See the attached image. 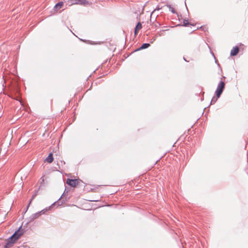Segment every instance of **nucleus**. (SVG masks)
I'll use <instances>...</instances> for the list:
<instances>
[{
  "mask_svg": "<svg viewBox=\"0 0 248 248\" xmlns=\"http://www.w3.org/2000/svg\"><path fill=\"white\" fill-rule=\"evenodd\" d=\"M24 231L21 228H19L10 238L9 242L10 243H14L18 239L20 236L23 234Z\"/></svg>",
  "mask_w": 248,
  "mask_h": 248,
  "instance_id": "f257e3e1",
  "label": "nucleus"
},
{
  "mask_svg": "<svg viewBox=\"0 0 248 248\" xmlns=\"http://www.w3.org/2000/svg\"><path fill=\"white\" fill-rule=\"evenodd\" d=\"M225 88V83L224 81H221L218 85L216 91V95L217 98H219L221 94L224 89Z\"/></svg>",
  "mask_w": 248,
  "mask_h": 248,
  "instance_id": "f03ea898",
  "label": "nucleus"
},
{
  "mask_svg": "<svg viewBox=\"0 0 248 248\" xmlns=\"http://www.w3.org/2000/svg\"><path fill=\"white\" fill-rule=\"evenodd\" d=\"M66 183L70 186L75 187L79 184L80 180L78 179H67Z\"/></svg>",
  "mask_w": 248,
  "mask_h": 248,
  "instance_id": "7ed1b4c3",
  "label": "nucleus"
},
{
  "mask_svg": "<svg viewBox=\"0 0 248 248\" xmlns=\"http://www.w3.org/2000/svg\"><path fill=\"white\" fill-rule=\"evenodd\" d=\"M239 50V49L238 46H236L233 47L231 51V56L236 55L238 53Z\"/></svg>",
  "mask_w": 248,
  "mask_h": 248,
  "instance_id": "20e7f679",
  "label": "nucleus"
},
{
  "mask_svg": "<svg viewBox=\"0 0 248 248\" xmlns=\"http://www.w3.org/2000/svg\"><path fill=\"white\" fill-rule=\"evenodd\" d=\"M78 4L80 5H92V2H90L87 0H78Z\"/></svg>",
  "mask_w": 248,
  "mask_h": 248,
  "instance_id": "39448f33",
  "label": "nucleus"
},
{
  "mask_svg": "<svg viewBox=\"0 0 248 248\" xmlns=\"http://www.w3.org/2000/svg\"><path fill=\"white\" fill-rule=\"evenodd\" d=\"M142 28V25L140 22H138L137 24L134 31L135 35L136 36L139 32V31Z\"/></svg>",
  "mask_w": 248,
  "mask_h": 248,
  "instance_id": "423d86ee",
  "label": "nucleus"
},
{
  "mask_svg": "<svg viewBox=\"0 0 248 248\" xmlns=\"http://www.w3.org/2000/svg\"><path fill=\"white\" fill-rule=\"evenodd\" d=\"M63 5V2L61 1V2H58L54 6V10L56 11H57L58 10H59V9L62 8V7Z\"/></svg>",
  "mask_w": 248,
  "mask_h": 248,
  "instance_id": "0eeeda50",
  "label": "nucleus"
},
{
  "mask_svg": "<svg viewBox=\"0 0 248 248\" xmlns=\"http://www.w3.org/2000/svg\"><path fill=\"white\" fill-rule=\"evenodd\" d=\"M46 161L49 163H51L53 161V155L52 153L49 154L48 156L46 159Z\"/></svg>",
  "mask_w": 248,
  "mask_h": 248,
  "instance_id": "6e6552de",
  "label": "nucleus"
},
{
  "mask_svg": "<svg viewBox=\"0 0 248 248\" xmlns=\"http://www.w3.org/2000/svg\"><path fill=\"white\" fill-rule=\"evenodd\" d=\"M45 212L44 211V210H42L40 212H38V213L33 214L32 215V218L36 219V218L39 217L41 216V214H44Z\"/></svg>",
  "mask_w": 248,
  "mask_h": 248,
  "instance_id": "1a4fd4ad",
  "label": "nucleus"
},
{
  "mask_svg": "<svg viewBox=\"0 0 248 248\" xmlns=\"http://www.w3.org/2000/svg\"><path fill=\"white\" fill-rule=\"evenodd\" d=\"M78 0H67V2L70 5L78 4Z\"/></svg>",
  "mask_w": 248,
  "mask_h": 248,
  "instance_id": "9d476101",
  "label": "nucleus"
},
{
  "mask_svg": "<svg viewBox=\"0 0 248 248\" xmlns=\"http://www.w3.org/2000/svg\"><path fill=\"white\" fill-rule=\"evenodd\" d=\"M150 46V44L148 43L143 44L140 47L141 49H145L148 48Z\"/></svg>",
  "mask_w": 248,
  "mask_h": 248,
  "instance_id": "9b49d317",
  "label": "nucleus"
},
{
  "mask_svg": "<svg viewBox=\"0 0 248 248\" xmlns=\"http://www.w3.org/2000/svg\"><path fill=\"white\" fill-rule=\"evenodd\" d=\"M77 208H78V207H77V206H74L73 208H70V209H69V210H68V211H69V212L70 213H72L74 212V211H75Z\"/></svg>",
  "mask_w": 248,
  "mask_h": 248,
  "instance_id": "f8f14e48",
  "label": "nucleus"
},
{
  "mask_svg": "<svg viewBox=\"0 0 248 248\" xmlns=\"http://www.w3.org/2000/svg\"><path fill=\"white\" fill-rule=\"evenodd\" d=\"M189 24L188 20H184L183 21V25L185 26Z\"/></svg>",
  "mask_w": 248,
  "mask_h": 248,
  "instance_id": "ddd939ff",
  "label": "nucleus"
}]
</instances>
